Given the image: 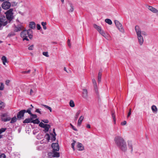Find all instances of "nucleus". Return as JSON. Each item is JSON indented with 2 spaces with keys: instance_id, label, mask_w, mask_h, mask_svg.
Listing matches in <instances>:
<instances>
[{
  "instance_id": "obj_44",
  "label": "nucleus",
  "mask_w": 158,
  "mask_h": 158,
  "mask_svg": "<svg viewBox=\"0 0 158 158\" xmlns=\"http://www.w3.org/2000/svg\"><path fill=\"white\" fill-rule=\"evenodd\" d=\"M43 54L46 56V57H48L49 56V55H48V52H43Z\"/></svg>"
},
{
  "instance_id": "obj_50",
  "label": "nucleus",
  "mask_w": 158,
  "mask_h": 158,
  "mask_svg": "<svg viewBox=\"0 0 158 158\" xmlns=\"http://www.w3.org/2000/svg\"><path fill=\"white\" fill-rule=\"evenodd\" d=\"M36 27L38 30H40L41 28L40 25L39 24H37V25Z\"/></svg>"
},
{
  "instance_id": "obj_42",
  "label": "nucleus",
  "mask_w": 158,
  "mask_h": 158,
  "mask_svg": "<svg viewBox=\"0 0 158 158\" xmlns=\"http://www.w3.org/2000/svg\"><path fill=\"white\" fill-rule=\"evenodd\" d=\"M6 128H1L0 129V135L1 134L2 132H5L6 130Z\"/></svg>"
},
{
  "instance_id": "obj_16",
  "label": "nucleus",
  "mask_w": 158,
  "mask_h": 158,
  "mask_svg": "<svg viewBox=\"0 0 158 158\" xmlns=\"http://www.w3.org/2000/svg\"><path fill=\"white\" fill-rule=\"evenodd\" d=\"M82 96L83 98L85 99L87 98V91L86 89H83Z\"/></svg>"
},
{
  "instance_id": "obj_60",
  "label": "nucleus",
  "mask_w": 158,
  "mask_h": 158,
  "mask_svg": "<svg viewBox=\"0 0 158 158\" xmlns=\"http://www.w3.org/2000/svg\"><path fill=\"white\" fill-rule=\"evenodd\" d=\"M142 34L143 35H146L145 32L144 31L141 32V35Z\"/></svg>"
},
{
  "instance_id": "obj_47",
  "label": "nucleus",
  "mask_w": 158,
  "mask_h": 158,
  "mask_svg": "<svg viewBox=\"0 0 158 158\" xmlns=\"http://www.w3.org/2000/svg\"><path fill=\"white\" fill-rule=\"evenodd\" d=\"M0 158H6V156L4 154H2L0 155Z\"/></svg>"
},
{
  "instance_id": "obj_34",
  "label": "nucleus",
  "mask_w": 158,
  "mask_h": 158,
  "mask_svg": "<svg viewBox=\"0 0 158 158\" xmlns=\"http://www.w3.org/2000/svg\"><path fill=\"white\" fill-rule=\"evenodd\" d=\"M102 77V74L101 73L99 72L98 75V80L99 82H100Z\"/></svg>"
},
{
  "instance_id": "obj_30",
  "label": "nucleus",
  "mask_w": 158,
  "mask_h": 158,
  "mask_svg": "<svg viewBox=\"0 0 158 158\" xmlns=\"http://www.w3.org/2000/svg\"><path fill=\"white\" fill-rule=\"evenodd\" d=\"M80 110H79L77 112L75 116V120H76L77 119L78 116L79 114H80Z\"/></svg>"
},
{
  "instance_id": "obj_58",
  "label": "nucleus",
  "mask_w": 158,
  "mask_h": 158,
  "mask_svg": "<svg viewBox=\"0 0 158 158\" xmlns=\"http://www.w3.org/2000/svg\"><path fill=\"white\" fill-rule=\"evenodd\" d=\"M131 114V112H129L128 113L127 115V118H128L130 116Z\"/></svg>"
},
{
  "instance_id": "obj_45",
  "label": "nucleus",
  "mask_w": 158,
  "mask_h": 158,
  "mask_svg": "<svg viewBox=\"0 0 158 158\" xmlns=\"http://www.w3.org/2000/svg\"><path fill=\"white\" fill-rule=\"evenodd\" d=\"M34 48V45H32L30 47H29L28 48L29 50H32Z\"/></svg>"
},
{
  "instance_id": "obj_61",
  "label": "nucleus",
  "mask_w": 158,
  "mask_h": 158,
  "mask_svg": "<svg viewBox=\"0 0 158 158\" xmlns=\"http://www.w3.org/2000/svg\"><path fill=\"white\" fill-rule=\"evenodd\" d=\"M64 71H66V72L68 73V72L67 71L66 68L65 67L64 68Z\"/></svg>"
},
{
  "instance_id": "obj_43",
  "label": "nucleus",
  "mask_w": 158,
  "mask_h": 158,
  "mask_svg": "<svg viewBox=\"0 0 158 158\" xmlns=\"http://www.w3.org/2000/svg\"><path fill=\"white\" fill-rule=\"evenodd\" d=\"M51 135H52V137L51 139V140L52 141H54L55 140H56V136H54V135L53 134L51 133Z\"/></svg>"
},
{
  "instance_id": "obj_26",
  "label": "nucleus",
  "mask_w": 158,
  "mask_h": 158,
  "mask_svg": "<svg viewBox=\"0 0 158 158\" xmlns=\"http://www.w3.org/2000/svg\"><path fill=\"white\" fill-rule=\"evenodd\" d=\"M31 110L32 108H29L27 110H23L24 113H27L30 115L31 114Z\"/></svg>"
},
{
  "instance_id": "obj_59",
  "label": "nucleus",
  "mask_w": 158,
  "mask_h": 158,
  "mask_svg": "<svg viewBox=\"0 0 158 158\" xmlns=\"http://www.w3.org/2000/svg\"><path fill=\"white\" fill-rule=\"evenodd\" d=\"M47 139L48 141H49L50 140V136H48L47 137Z\"/></svg>"
},
{
  "instance_id": "obj_57",
  "label": "nucleus",
  "mask_w": 158,
  "mask_h": 158,
  "mask_svg": "<svg viewBox=\"0 0 158 158\" xmlns=\"http://www.w3.org/2000/svg\"><path fill=\"white\" fill-rule=\"evenodd\" d=\"M33 90L32 89H31L30 90V94L31 95H32L33 94Z\"/></svg>"
},
{
  "instance_id": "obj_32",
  "label": "nucleus",
  "mask_w": 158,
  "mask_h": 158,
  "mask_svg": "<svg viewBox=\"0 0 158 158\" xmlns=\"http://www.w3.org/2000/svg\"><path fill=\"white\" fill-rule=\"evenodd\" d=\"M69 105L70 106L72 107H73L75 106V104L73 101L72 100H71L69 102Z\"/></svg>"
},
{
  "instance_id": "obj_37",
  "label": "nucleus",
  "mask_w": 158,
  "mask_h": 158,
  "mask_svg": "<svg viewBox=\"0 0 158 158\" xmlns=\"http://www.w3.org/2000/svg\"><path fill=\"white\" fill-rule=\"evenodd\" d=\"M76 143V141L74 140H73V142L71 144V147L73 148V151L75 150V148L74 147L75 143Z\"/></svg>"
},
{
  "instance_id": "obj_52",
  "label": "nucleus",
  "mask_w": 158,
  "mask_h": 158,
  "mask_svg": "<svg viewBox=\"0 0 158 158\" xmlns=\"http://www.w3.org/2000/svg\"><path fill=\"white\" fill-rule=\"evenodd\" d=\"M10 82V81L9 80H6V84L7 85H9V84Z\"/></svg>"
},
{
  "instance_id": "obj_39",
  "label": "nucleus",
  "mask_w": 158,
  "mask_h": 158,
  "mask_svg": "<svg viewBox=\"0 0 158 158\" xmlns=\"http://www.w3.org/2000/svg\"><path fill=\"white\" fill-rule=\"evenodd\" d=\"M47 125L46 124H44L42 122H41L39 123V126L43 128L44 127V126L46 125Z\"/></svg>"
},
{
  "instance_id": "obj_35",
  "label": "nucleus",
  "mask_w": 158,
  "mask_h": 158,
  "mask_svg": "<svg viewBox=\"0 0 158 158\" xmlns=\"http://www.w3.org/2000/svg\"><path fill=\"white\" fill-rule=\"evenodd\" d=\"M70 8L69 9V11L70 12H73L74 10L73 6L72 4H70Z\"/></svg>"
},
{
  "instance_id": "obj_19",
  "label": "nucleus",
  "mask_w": 158,
  "mask_h": 158,
  "mask_svg": "<svg viewBox=\"0 0 158 158\" xmlns=\"http://www.w3.org/2000/svg\"><path fill=\"white\" fill-rule=\"evenodd\" d=\"M84 116H80V117L79 118L78 120V123H77L78 126H81V123H82V120H83V119H84Z\"/></svg>"
},
{
  "instance_id": "obj_48",
  "label": "nucleus",
  "mask_w": 158,
  "mask_h": 158,
  "mask_svg": "<svg viewBox=\"0 0 158 158\" xmlns=\"http://www.w3.org/2000/svg\"><path fill=\"white\" fill-rule=\"evenodd\" d=\"M30 70H29L27 71H23L22 72V73H30Z\"/></svg>"
},
{
  "instance_id": "obj_25",
  "label": "nucleus",
  "mask_w": 158,
  "mask_h": 158,
  "mask_svg": "<svg viewBox=\"0 0 158 158\" xmlns=\"http://www.w3.org/2000/svg\"><path fill=\"white\" fill-rule=\"evenodd\" d=\"M152 110V111L155 113H156L157 111V108L155 105H153L151 107Z\"/></svg>"
},
{
  "instance_id": "obj_28",
  "label": "nucleus",
  "mask_w": 158,
  "mask_h": 158,
  "mask_svg": "<svg viewBox=\"0 0 158 158\" xmlns=\"http://www.w3.org/2000/svg\"><path fill=\"white\" fill-rule=\"evenodd\" d=\"M17 119V118H16V117L15 116L11 118L10 123H13L15 122L16 121Z\"/></svg>"
},
{
  "instance_id": "obj_8",
  "label": "nucleus",
  "mask_w": 158,
  "mask_h": 158,
  "mask_svg": "<svg viewBox=\"0 0 158 158\" xmlns=\"http://www.w3.org/2000/svg\"><path fill=\"white\" fill-rule=\"evenodd\" d=\"M23 29V26L21 24H18L17 26L14 24V30L15 32H18L20 31Z\"/></svg>"
},
{
  "instance_id": "obj_63",
  "label": "nucleus",
  "mask_w": 158,
  "mask_h": 158,
  "mask_svg": "<svg viewBox=\"0 0 158 158\" xmlns=\"http://www.w3.org/2000/svg\"><path fill=\"white\" fill-rule=\"evenodd\" d=\"M9 0H0V1L1 2H3L5 1H9Z\"/></svg>"
},
{
  "instance_id": "obj_33",
  "label": "nucleus",
  "mask_w": 158,
  "mask_h": 158,
  "mask_svg": "<svg viewBox=\"0 0 158 158\" xmlns=\"http://www.w3.org/2000/svg\"><path fill=\"white\" fill-rule=\"evenodd\" d=\"M41 25L43 27V28L44 30H46L47 29V27L46 26V23L44 22H42L41 23Z\"/></svg>"
},
{
  "instance_id": "obj_46",
  "label": "nucleus",
  "mask_w": 158,
  "mask_h": 158,
  "mask_svg": "<svg viewBox=\"0 0 158 158\" xmlns=\"http://www.w3.org/2000/svg\"><path fill=\"white\" fill-rule=\"evenodd\" d=\"M105 22L111 25L112 23L111 20H105Z\"/></svg>"
},
{
  "instance_id": "obj_62",
  "label": "nucleus",
  "mask_w": 158,
  "mask_h": 158,
  "mask_svg": "<svg viewBox=\"0 0 158 158\" xmlns=\"http://www.w3.org/2000/svg\"><path fill=\"white\" fill-rule=\"evenodd\" d=\"M19 13L22 15H23L24 14V13H23L22 12H19Z\"/></svg>"
},
{
  "instance_id": "obj_51",
  "label": "nucleus",
  "mask_w": 158,
  "mask_h": 158,
  "mask_svg": "<svg viewBox=\"0 0 158 158\" xmlns=\"http://www.w3.org/2000/svg\"><path fill=\"white\" fill-rule=\"evenodd\" d=\"M35 112L37 113H39L40 114H41V113L40 111V110L39 109H36Z\"/></svg>"
},
{
  "instance_id": "obj_22",
  "label": "nucleus",
  "mask_w": 158,
  "mask_h": 158,
  "mask_svg": "<svg viewBox=\"0 0 158 158\" xmlns=\"http://www.w3.org/2000/svg\"><path fill=\"white\" fill-rule=\"evenodd\" d=\"M32 118H26L23 121V123H32Z\"/></svg>"
},
{
  "instance_id": "obj_20",
  "label": "nucleus",
  "mask_w": 158,
  "mask_h": 158,
  "mask_svg": "<svg viewBox=\"0 0 158 158\" xmlns=\"http://www.w3.org/2000/svg\"><path fill=\"white\" fill-rule=\"evenodd\" d=\"M128 147L131 150V152L132 153L133 151V147L132 142L131 141H129L127 142Z\"/></svg>"
},
{
  "instance_id": "obj_12",
  "label": "nucleus",
  "mask_w": 158,
  "mask_h": 158,
  "mask_svg": "<svg viewBox=\"0 0 158 158\" xmlns=\"http://www.w3.org/2000/svg\"><path fill=\"white\" fill-rule=\"evenodd\" d=\"M147 7L149 10L153 13H156L158 12V10L151 6H147Z\"/></svg>"
},
{
  "instance_id": "obj_11",
  "label": "nucleus",
  "mask_w": 158,
  "mask_h": 158,
  "mask_svg": "<svg viewBox=\"0 0 158 158\" xmlns=\"http://www.w3.org/2000/svg\"><path fill=\"white\" fill-rule=\"evenodd\" d=\"M93 25L94 28L97 30L100 34L104 31L102 30L101 27H100L97 25L96 24H94Z\"/></svg>"
},
{
  "instance_id": "obj_36",
  "label": "nucleus",
  "mask_w": 158,
  "mask_h": 158,
  "mask_svg": "<svg viewBox=\"0 0 158 158\" xmlns=\"http://www.w3.org/2000/svg\"><path fill=\"white\" fill-rule=\"evenodd\" d=\"M15 35V34L14 32H11L8 35V37H10L11 36H13Z\"/></svg>"
},
{
  "instance_id": "obj_23",
  "label": "nucleus",
  "mask_w": 158,
  "mask_h": 158,
  "mask_svg": "<svg viewBox=\"0 0 158 158\" xmlns=\"http://www.w3.org/2000/svg\"><path fill=\"white\" fill-rule=\"evenodd\" d=\"M29 27L33 29H34L35 28V24L34 22H31L30 23L29 25Z\"/></svg>"
},
{
  "instance_id": "obj_31",
  "label": "nucleus",
  "mask_w": 158,
  "mask_h": 158,
  "mask_svg": "<svg viewBox=\"0 0 158 158\" xmlns=\"http://www.w3.org/2000/svg\"><path fill=\"white\" fill-rule=\"evenodd\" d=\"M40 123V121L38 118H36L35 119L33 120H32V123L34 124H39Z\"/></svg>"
},
{
  "instance_id": "obj_40",
  "label": "nucleus",
  "mask_w": 158,
  "mask_h": 158,
  "mask_svg": "<svg viewBox=\"0 0 158 158\" xmlns=\"http://www.w3.org/2000/svg\"><path fill=\"white\" fill-rule=\"evenodd\" d=\"M1 86H0V90H2L4 89V85L3 83H0Z\"/></svg>"
},
{
  "instance_id": "obj_1",
  "label": "nucleus",
  "mask_w": 158,
  "mask_h": 158,
  "mask_svg": "<svg viewBox=\"0 0 158 158\" xmlns=\"http://www.w3.org/2000/svg\"><path fill=\"white\" fill-rule=\"evenodd\" d=\"M115 144L122 151L125 152L127 150L126 143L124 139L119 136H115L114 139Z\"/></svg>"
},
{
  "instance_id": "obj_3",
  "label": "nucleus",
  "mask_w": 158,
  "mask_h": 158,
  "mask_svg": "<svg viewBox=\"0 0 158 158\" xmlns=\"http://www.w3.org/2000/svg\"><path fill=\"white\" fill-rule=\"evenodd\" d=\"M135 29L139 43L140 45H142L143 42V36L141 35V32L140 30L139 27L138 26H135Z\"/></svg>"
},
{
  "instance_id": "obj_4",
  "label": "nucleus",
  "mask_w": 158,
  "mask_h": 158,
  "mask_svg": "<svg viewBox=\"0 0 158 158\" xmlns=\"http://www.w3.org/2000/svg\"><path fill=\"white\" fill-rule=\"evenodd\" d=\"M13 9H10L5 13L6 17L8 20H12L14 19Z\"/></svg>"
},
{
  "instance_id": "obj_5",
  "label": "nucleus",
  "mask_w": 158,
  "mask_h": 158,
  "mask_svg": "<svg viewBox=\"0 0 158 158\" xmlns=\"http://www.w3.org/2000/svg\"><path fill=\"white\" fill-rule=\"evenodd\" d=\"M6 1L4 2L2 5V7L3 9L4 10H7L11 6L10 3L8 1Z\"/></svg>"
},
{
  "instance_id": "obj_6",
  "label": "nucleus",
  "mask_w": 158,
  "mask_h": 158,
  "mask_svg": "<svg viewBox=\"0 0 158 158\" xmlns=\"http://www.w3.org/2000/svg\"><path fill=\"white\" fill-rule=\"evenodd\" d=\"M114 23L116 26L118 27L120 31L122 33H123L124 32V30L121 23L119 22L118 20H114Z\"/></svg>"
},
{
  "instance_id": "obj_7",
  "label": "nucleus",
  "mask_w": 158,
  "mask_h": 158,
  "mask_svg": "<svg viewBox=\"0 0 158 158\" xmlns=\"http://www.w3.org/2000/svg\"><path fill=\"white\" fill-rule=\"evenodd\" d=\"M8 116V114L7 113H4L2 114L1 115V120L4 122L8 121L10 120L11 118L10 117H8L6 118H4V117H6Z\"/></svg>"
},
{
  "instance_id": "obj_53",
  "label": "nucleus",
  "mask_w": 158,
  "mask_h": 158,
  "mask_svg": "<svg viewBox=\"0 0 158 158\" xmlns=\"http://www.w3.org/2000/svg\"><path fill=\"white\" fill-rule=\"evenodd\" d=\"M67 42H68V46H69V47H71V45L70 43V40L69 39L68 40Z\"/></svg>"
},
{
  "instance_id": "obj_15",
  "label": "nucleus",
  "mask_w": 158,
  "mask_h": 158,
  "mask_svg": "<svg viewBox=\"0 0 158 158\" xmlns=\"http://www.w3.org/2000/svg\"><path fill=\"white\" fill-rule=\"evenodd\" d=\"M11 20H6V21L4 22L3 20H0V28L2 26H5L8 23H10Z\"/></svg>"
},
{
  "instance_id": "obj_14",
  "label": "nucleus",
  "mask_w": 158,
  "mask_h": 158,
  "mask_svg": "<svg viewBox=\"0 0 158 158\" xmlns=\"http://www.w3.org/2000/svg\"><path fill=\"white\" fill-rule=\"evenodd\" d=\"M92 82L94 85V90L96 94H98V89L97 85V83L95 80L93 79H92Z\"/></svg>"
},
{
  "instance_id": "obj_56",
  "label": "nucleus",
  "mask_w": 158,
  "mask_h": 158,
  "mask_svg": "<svg viewBox=\"0 0 158 158\" xmlns=\"http://www.w3.org/2000/svg\"><path fill=\"white\" fill-rule=\"evenodd\" d=\"M86 127L88 128H90L91 126L89 124H87L86 126Z\"/></svg>"
},
{
  "instance_id": "obj_38",
  "label": "nucleus",
  "mask_w": 158,
  "mask_h": 158,
  "mask_svg": "<svg viewBox=\"0 0 158 158\" xmlns=\"http://www.w3.org/2000/svg\"><path fill=\"white\" fill-rule=\"evenodd\" d=\"M43 106H44L45 107L47 108V109H48L50 112H52V109L51 107L45 105H43Z\"/></svg>"
},
{
  "instance_id": "obj_18",
  "label": "nucleus",
  "mask_w": 158,
  "mask_h": 158,
  "mask_svg": "<svg viewBox=\"0 0 158 158\" xmlns=\"http://www.w3.org/2000/svg\"><path fill=\"white\" fill-rule=\"evenodd\" d=\"M46 125H46L44 126V127H43V128H44V129L43 130V131L45 133H46L47 132H48L49 128L51 127V126L50 125L48 124H46Z\"/></svg>"
},
{
  "instance_id": "obj_17",
  "label": "nucleus",
  "mask_w": 158,
  "mask_h": 158,
  "mask_svg": "<svg viewBox=\"0 0 158 158\" xmlns=\"http://www.w3.org/2000/svg\"><path fill=\"white\" fill-rule=\"evenodd\" d=\"M56 151H52V153L53 154L52 156L53 157H59L60 156V153Z\"/></svg>"
},
{
  "instance_id": "obj_54",
  "label": "nucleus",
  "mask_w": 158,
  "mask_h": 158,
  "mask_svg": "<svg viewBox=\"0 0 158 158\" xmlns=\"http://www.w3.org/2000/svg\"><path fill=\"white\" fill-rule=\"evenodd\" d=\"M127 123V122L126 121H124L123 122L121 123V124L122 125H124Z\"/></svg>"
},
{
  "instance_id": "obj_10",
  "label": "nucleus",
  "mask_w": 158,
  "mask_h": 158,
  "mask_svg": "<svg viewBox=\"0 0 158 158\" xmlns=\"http://www.w3.org/2000/svg\"><path fill=\"white\" fill-rule=\"evenodd\" d=\"M52 147L53 149L52 151H59V147L57 143H53L52 144Z\"/></svg>"
},
{
  "instance_id": "obj_29",
  "label": "nucleus",
  "mask_w": 158,
  "mask_h": 158,
  "mask_svg": "<svg viewBox=\"0 0 158 158\" xmlns=\"http://www.w3.org/2000/svg\"><path fill=\"white\" fill-rule=\"evenodd\" d=\"M5 107V103L1 101H0V109H3Z\"/></svg>"
},
{
  "instance_id": "obj_55",
  "label": "nucleus",
  "mask_w": 158,
  "mask_h": 158,
  "mask_svg": "<svg viewBox=\"0 0 158 158\" xmlns=\"http://www.w3.org/2000/svg\"><path fill=\"white\" fill-rule=\"evenodd\" d=\"M42 121L46 123H48V121L47 119L42 120Z\"/></svg>"
},
{
  "instance_id": "obj_9",
  "label": "nucleus",
  "mask_w": 158,
  "mask_h": 158,
  "mask_svg": "<svg viewBox=\"0 0 158 158\" xmlns=\"http://www.w3.org/2000/svg\"><path fill=\"white\" fill-rule=\"evenodd\" d=\"M24 114L23 110H20L17 114V117L18 119H21L24 117Z\"/></svg>"
},
{
  "instance_id": "obj_64",
  "label": "nucleus",
  "mask_w": 158,
  "mask_h": 158,
  "mask_svg": "<svg viewBox=\"0 0 158 158\" xmlns=\"http://www.w3.org/2000/svg\"><path fill=\"white\" fill-rule=\"evenodd\" d=\"M53 133H55V128H54L53 130Z\"/></svg>"
},
{
  "instance_id": "obj_24",
  "label": "nucleus",
  "mask_w": 158,
  "mask_h": 158,
  "mask_svg": "<svg viewBox=\"0 0 158 158\" xmlns=\"http://www.w3.org/2000/svg\"><path fill=\"white\" fill-rule=\"evenodd\" d=\"M2 60L3 64L5 65L7 61L6 57L5 56H3L2 58Z\"/></svg>"
},
{
  "instance_id": "obj_41",
  "label": "nucleus",
  "mask_w": 158,
  "mask_h": 158,
  "mask_svg": "<svg viewBox=\"0 0 158 158\" xmlns=\"http://www.w3.org/2000/svg\"><path fill=\"white\" fill-rule=\"evenodd\" d=\"M30 116L32 117L31 118H32V119H33L36 118H37V116L36 114H32V113L31 114Z\"/></svg>"
},
{
  "instance_id": "obj_21",
  "label": "nucleus",
  "mask_w": 158,
  "mask_h": 158,
  "mask_svg": "<svg viewBox=\"0 0 158 158\" xmlns=\"http://www.w3.org/2000/svg\"><path fill=\"white\" fill-rule=\"evenodd\" d=\"M77 148L79 150L82 151L84 149V147L82 144L79 143H78L77 145Z\"/></svg>"
},
{
  "instance_id": "obj_27",
  "label": "nucleus",
  "mask_w": 158,
  "mask_h": 158,
  "mask_svg": "<svg viewBox=\"0 0 158 158\" xmlns=\"http://www.w3.org/2000/svg\"><path fill=\"white\" fill-rule=\"evenodd\" d=\"M111 115L113 118L114 122V123H115L116 122V118H115V112L114 111H111Z\"/></svg>"
},
{
  "instance_id": "obj_2",
  "label": "nucleus",
  "mask_w": 158,
  "mask_h": 158,
  "mask_svg": "<svg viewBox=\"0 0 158 158\" xmlns=\"http://www.w3.org/2000/svg\"><path fill=\"white\" fill-rule=\"evenodd\" d=\"M33 32L31 29H29L27 30H24L21 32L20 33V36L21 37L23 38V40H26L28 41L29 40L27 38L28 37L30 39L32 38Z\"/></svg>"
},
{
  "instance_id": "obj_49",
  "label": "nucleus",
  "mask_w": 158,
  "mask_h": 158,
  "mask_svg": "<svg viewBox=\"0 0 158 158\" xmlns=\"http://www.w3.org/2000/svg\"><path fill=\"white\" fill-rule=\"evenodd\" d=\"M70 126L71 127H72V128L74 131H77V130L76 128L74 126H73L72 124H70Z\"/></svg>"
},
{
  "instance_id": "obj_13",
  "label": "nucleus",
  "mask_w": 158,
  "mask_h": 158,
  "mask_svg": "<svg viewBox=\"0 0 158 158\" xmlns=\"http://www.w3.org/2000/svg\"><path fill=\"white\" fill-rule=\"evenodd\" d=\"M101 34L107 40H111L110 36L109 34L105 33L104 31Z\"/></svg>"
}]
</instances>
